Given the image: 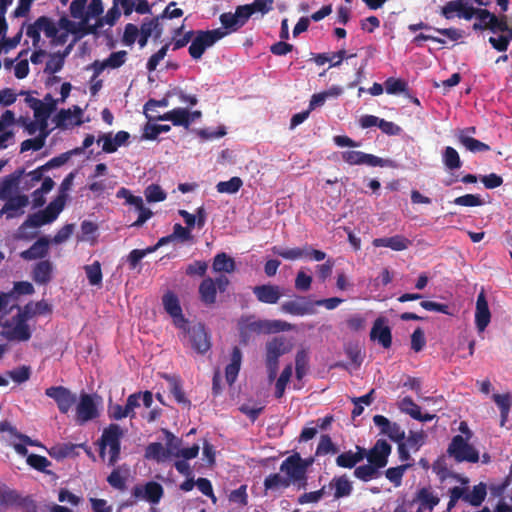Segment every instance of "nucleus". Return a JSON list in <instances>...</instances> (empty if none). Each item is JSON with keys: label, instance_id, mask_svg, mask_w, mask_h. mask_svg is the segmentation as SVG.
<instances>
[{"label": "nucleus", "instance_id": "nucleus-1", "mask_svg": "<svg viewBox=\"0 0 512 512\" xmlns=\"http://www.w3.org/2000/svg\"><path fill=\"white\" fill-rule=\"evenodd\" d=\"M290 324L281 320H253L247 318L240 325V337L246 343L251 335L271 334L287 331Z\"/></svg>", "mask_w": 512, "mask_h": 512}, {"label": "nucleus", "instance_id": "nucleus-2", "mask_svg": "<svg viewBox=\"0 0 512 512\" xmlns=\"http://www.w3.org/2000/svg\"><path fill=\"white\" fill-rule=\"evenodd\" d=\"M64 206L65 197L63 195H58L44 210L28 215L27 219L19 227V232H22L27 228H38L52 223L57 219Z\"/></svg>", "mask_w": 512, "mask_h": 512}, {"label": "nucleus", "instance_id": "nucleus-3", "mask_svg": "<svg viewBox=\"0 0 512 512\" xmlns=\"http://www.w3.org/2000/svg\"><path fill=\"white\" fill-rule=\"evenodd\" d=\"M123 432L119 425L110 424L104 429L101 438L99 440V456L104 459L105 450L109 448V459L108 465L114 466L119 460L121 451V437Z\"/></svg>", "mask_w": 512, "mask_h": 512}, {"label": "nucleus", "instance_id": "nucleus-4", "mask_svg": "<svg viewBox=\"0 0 512 512\" xmlns=\"http://www.w3.org/2000/svg\"><path fill=\"white\" fill-rule=\"evenodd\" d=\"M447 454L457 463H477L479 461L478 450L469 444V440L462 435H455L452 438L447 448Z\"/></svg>", "mask_w": 512, "mask_h": 512}, {"label": "nucleus", "instance_id": "nucleus-5", "mask_svg": "<svg viewBox=\"0 0 512 512\" xmlns=\"http://www.w3.org/2000/svg\"><path fill=\"white\" fill-rule=\"evenodd\" d=\"M228 32L223 31L221 28L214 30H199L196 36L191 41L189 46V54L193 59H200L205 50L213 46L218 40L227 35Z\"/></svg>", "mask_w": 512, "mask_h": 512}, {"label": "nucleus", "instance_id": "nucleus-6", "mask_svg": "<svg viewBox=\"0 0 512 512\" xmlns=\"http://www.w3.org/2000/svg\"><path fill=\"white\" fill-rule=\"evenodd\" d=\"M184 337L188 339L191 348L199 353L205 354L211 348L210 336L207 333L205 326L201 323H197L193 326H189L187 323L186 331H183Z\"/></svg>", "mask_w": 512, "mask_h": 512}, {"label": "nucleus", "instance_id": "nucleus-7", "mask_svg": "<svg viewBox=\"0 0 512 512\" xmlns=\"http://www.w3.org/2000/svg\"><path fill=\"white\" fill-rule=\"evenodd\" d=\"M274 254L286 259V260H296L303 257H307L311 260L322 261L326 258V253L312 248L309 245H305L303 248L295 247V248H281L278 246H274L272 248Z\"/></svg>", "mask_w": 512, "mask_h": 512}, {"label": "nucleus", "instance_id": "nucleus-8", "mask_svg": "<svg viewBox=\"0 0 512 512\" xmlns=\"http://www.w3.org/2000/svg\"><path fill=\"white\" fill-rule=\"evenodd\" d=\"M287 352L282 339L274 338L266 344V368L270 380L275 379L278 372L279 357Z\"/></svg>", "mask_w": 512, "mask_h": 512}, {"label": "nucleus", "instance_id": "nucleus-9", "mask_svg": "<svg viewBox=\"0 0 512 512\" xmlns=\"http://www.w3.org/2000/svg\"><path fill=\"white\" fill-rule=\"evenodd\" d=\"M162 303L165 311L173 318L174 325L182 331H186L188 320L182 313L177 295L172 291H167L162 297Z\"/></svg>", "mask_w": 512, "mask_h": 512}, {"label": "nucleus", "instance_id": "nucleus-10", "mask_svg": "<svg viewBox=\"0 0 512 512\" xmlns=\"http://www.w3.org/2000/svg\"><path fill=\"white\" fill-rule=\"evenodd\" d=\"M45 394L56 402L63 414L68 413L77 400L76 395L64 386H51L45 390Z\"/></svg>", "mask_w": 512, "mask_h": 512}, {"label": "nucleus", "instance_id": "nucleus-11", "mask_svg": "<svg viewBox=\"0 0 512 512\" xmlns=\"http://www.w3.org/2000/svg\"><path fill=\"white\" fill-rule=\"evenodd\" d=\"M163 494V487L155 481H149L145 485H135L132 489V496L135 501L146 500L152 504L159 503Z\"/></svg>", "mask_w": 512, "mask_h": 512}, {"label": "nucleus", "instance_id": "nucleus-12", "mask_svg": "<svg viewBox=\"0 0 512 512\" xmlns=\"http://www.w3.org/2000/svg\"><path fill=\"white\" fill-rule=\"evenodd\" d=\"M103 12V5L101 0H91L88 5L85 17L79 22V27L82 30V36L95 34L99 28L103 26V19H97L94 25L88 23L90 17H97Z\"/></svg>", "mask_w": 512, "mask_h": 512}, {"label": "nucleus", "instance_id": "nucleus-13", "mask_svg": "<svg viewBox=\"0 0 512 512\" xmlns=\"http://www.w3.org/2000/svg\"><path fill=\"white\" fill-rule=\"evenodd\" d=\"M4 200L5 204L0 209V217L4 216L7 220L22 216L25 213V207L29 204V198L24 194L15 195Z\"/></svg>", "mask_w": 512, "mask_h": 512}, {"label": "nucleus", "instance_id": "nucleus-14", "mask_svg": "<svg viewBox=\"0 0 512 512\" xmlns=\"http://www.w3.org/2000/svg\"><path fill=\"white\" fill-rule=\"evenodd\" d=\"M386 322L384 317H378L374 321L370 331V340L377 342L384 349H389L392 346V331Z\"/></svg>", "mask_w": 512, "mask_h": 512}, {"label": "nucleus", "instance_id": "nucleus-15", "mask_svg": "<svg viewBox=\"0 0 512 512\" xmlns=\"http://www.w3.org/2000/svg\"><path fill=\"white\" fill-rule=\"evenodd\" d=\"M391 451L392 447L386 440L378 439L373 447L368 450L367 461L379 469H382L387 465Z\"/></svg>", "mask_w": 512, "mask_h": 512}, {"label": "nucleus", "instance_id": "nucleus-16", "mask_svg": "<svg viewBox=\"0 0 512 512\" xmlns=\"http://www.w3.org/2000/svg\"><path fill=\"white\" fill-rule=\"evenodd\" d=\"M306 467L300 455L295 453L282 462L280 470L288 475L289 480L299 481L305 479Z\"/></svg>", "mask_w": 512, "mask_h": 512}, {"label": "nucleus", "instance_id": "nucleus-17", "mask_svg": "<svg viewBox=\"0 0 512 512\" xmlns=\"http://www.w3.org/2000/svg\"><path fill=\"white\" fill-rule=\"evenodd\" d=\"M98 416L97 407L91 395L83 393L76 407V420L79 424H84Z\"/></svg>", "mask_w": 512, "mask_h": 512}, {"label": "nucleus", "instance_id": "nucleus-18", "mask_svg": "<svg viewBox=\"0 0 512 512\" xmlns=\"http://www.w3.org/2000/svg\"><path fill=\"white\" fill-rule=\"evenodd\" d=\"M491 320V313L489 310L488 302L485 293L482 291L477 296L476 311H475V325L479 332H483L489 325Z\"/></svg>", "mask_w": 512, "mask_h": 512}, {"label": "nucleus", "instance_id": "nucleus-19", "mask_svg": "<svg viewBox=\"0 0 512 512\" xmlns=\"http://www.w3.org/2000/svg\"><path fill=\"white\" fill-rule=\"evenodd\" d=\"M313 307V302L307 301L305 297H298L296 300L284 302L281 310L291 315L304 316L313 314L315 312Z\"/></svg>", "mask_w": 512, "mask_h": 512}, {"label": "nucleus", "instance_id": "nucleus-20", "mask_svg": "<svg viewBox=\"0 0 512 512\" xmlns=\"http://www.w3.org/2000/svg\"><path fill=\"white\" fill-rule=\"evenodd\" d=\"M253 293L259 302L266 304H276L282 296L280 287L272 284L255 286Z\"/></svg>", "mask_w": 512, "mask_h": 512}, {"label": "nucleus", "instance_id": "nucleus-21", "mask_svg": "<svg viewBox=\"0 0 512 512\" xmlns=\"http://www.w3.org/2000/svg\"><path fill=\"white\" fill-rule=\"evenodd\" d=\"M153 119L171 121L174 126L189 128L191 125L190 112L186 108H175L163 115L153 116Z\"/></svg>", "mask_w": 512, "mask_h": 512}, {"label": "nucleus", "instance_id": "nucleus-22", "mask_svg": "<svg viewBox=\"0 0 512 512\" xmlns=\"http://www.w3.org/2000/svg\"><path fill=\"white\" fill-rule=\"evenodd\" d=\"M54 266L50 260H41L32 270V279L39 285H46L52 280Z\"/></svg>", "mask_w": 512, "mask_h": 512}, {"label": "nucleus", "instance_id": "nucleus-23", "mask_svg": "<svg viewBox=\"0 0 512 512\" xmlns=\"http://www.w3.org/2000/svg\"><path fill=\"white\" fill-rule=\"evenodd\" d=\"M217 291L214 279L204 278L198 288L200 301L206 306H213L216 303Z\"/></svg>", "mask_w": 512, "mask_h": 512}, {"label": "nucleus", "instance_id": "nucleus-24", "mask_svg": "<svg viewBox=\"0 0 512 512\" xmlns=\"http://www.w3.org/2000/svg\"><path fill=\"white\" fill-rule=\"evenodd\" d=\"M25 169L20 168L15 170L10 175L6 176L0 183V199H7L12 196L13 191L18 187L21 177L24 175Z\"/></svg>", "mask_w": 512, "mask_h": 512}, {"label": "nucleus", "instance_id": "nucleus-25", "mask_svg": "<svg viewBox=\"0 0 512 512\" xmlns=\"http://www.w3.org/2000/svg\"><path fill=\"white\" fill-rule=\"evenodd\" d=\"M372 244L374 247H386L394 251H403L411 245V241L403 235H395L392 237L375 238Z\"/></svg>", "mask_w": 512, "mask_h": 512}, {"label": "nucleus", "instance_id": "nucleus-26", "mask_svg": "<svg viewBox=\"0 0 512 512\" xmlns=\"http://www.w3.org/2000/svg\"><path fill=\"white\" fill-rule=\"evenodd\" d=\"M414 501L420 504L416 512L432 511L439 504L440 498L433 493L430 487H423L417 491Z\"/></svg>", "mask_w": 512, "mask_h": 512}, {"label": "nucleus", "instance_id": "nucleus-27", "mask_svg": "<svg viewBox=\"0 0 512 512\" xmlns=\"http://www.w3.org/2000/svg\"><path fill=\"white\" fill-rule=\"evenodd\" d=\"M463 501L474 507H479L487 496V486L485 483H479L470 491L468 487H462Z\"/></svg>", "mask_w": 512, "mask_h": 512}, {"label": "nucleus", "instance_id": "nucleus-28", "mask_svg": "<svg viewBox=\"0 0 512 512\" xmlns=\"http://www.w3.org/2000/svg\"><path fill=\"white\" fill-rule=\"evenodd\" d=\"M49 251V241L46 237H40L27 250L21 252V257L25 260L43 259Z\"/></svg>", "mask_w": 512, "mask_h": 512}, {"label": "nucleus", "instance_id": "nucleus-29", "mask_svg": "<svg viewBox=\"0 0 512 512\" xmlns=\"http://www.w3.org/2000/svg\"><path fill=\"white\" fill-rule=\"evenodd\" d=\"M242 361V352L241 350L235 346L232 349L231 353V362L225 368V376L227 382L232 385L239 373L240 366Z\"/></svg>", "mask_w": 512, "mask_h": 512}, {"label": "nucleus", "instance_id": "nucleus-30", "mask_svg": "<svg viewBox=\"0 0 512 512\" xmlns=\"http://www.w3.org/2000/svg\"><path fill=\"white\" fill-rule=\"evenodd\" d=\"M165 379L169 383V391L177 403L190 408L191 401L186 397L179 377L166 375Z\"/></svg>", "mask_w": 512, "mask_h": 512}, {"label": "nucleus", "instance_id": "nucleus-31", "mask_svg": "<svg viewBox=\"0 0 512 512\" xmlns=\"http://www.w3.org/2000/svg\"><path fill=\"white\" fill-rule=\"evenodd\" d=\"M127 204L134 206L139 212L138 219L131 224V227H141L153 215L152 211L144 206L143 199L140 196L132 195Z\"/></svg>", "mask_w": 512, "mask_h": 512}, {"label": "nucleus", "instance_id": "nucleus-32", "mask_svg": "<svg viewBox=\"0 0 512 512\" xmlns=\"http://www.w3.org/2000/svg\"><path fill=\"white\" fill-rule=\"evenodd\" d=\"M14 325L8 331V338L17 341H28L31 338V330L23 319L13 317Z\"/></svg>", "mask_w": 512, "mask_h": 512}, {"label": "nucleus", "instance_id": "nucleus-33", "mask_svg": "<svg viewBox=\"0 0 512 512\" xmlns=\"http://www.w3.org/2000/svg\"><path fill=\"white\" fill-rule=\"evenodd\" d=\"M459 142L470 152H486L490 150V146L480 140H477L469 135L465 134V131H460L458 134Z\"/></svg>", "mask_w": 512, "mask_h": 512}, {"label": "nucleus", "instance_id": "nucleus-34", "mask_svg": "<svg viewBox=\"0 0 512 512\" xmlns=\"http://www.w3.org/2000/svg\"><path fill=\"white\" fill-rule=\"evenodd\" d=\"M212 267L215 272L232 273L234 272L236 266L232 257L228 256L224 252H221L214 257Z\"/></svg>", "mask_w": 512, "mask_h": 512}, {"label": "nucleus", "instance_id": "nucleus-35", "mask_svg": "<svg viewBox=\"0 0 512 512\" xmlns=\"http://www.w3.org/2000/svg\"><path fill=\"white\" fill-rule=\"evenodd\" d=\"M353 474L357 479L363 482H369L370 480L379 478L381 472L378 467L368 462L367 464L356 467Z\"/></svg>", "mask_w": 512, "mask_h": 512}, {"label": "nucleus", "instance_id": "nucleus-36", "mask_svg": "<svg viewBox=\"0 0 512 512\" xmlns=\"http://www.w3.org/2000/svg\"><path fill=\"white\" fill-rule=\"evenodd\" d=\"M442 161L448 170H457L462 167V161L460 159L459 153L455 148L451 146H447L443 150Z\"/></svg>", "mask_w": 512, "mask_h": 512}, {"label": "nucleus", "instance_id": "nucleus-37", "mask_svg": "<svg viewBox=\"0 0 512 512\" xmlns=\"http://www.w3.org/2000/svg\"><path fill=\"white\" fill-rule=\"evenodd\" d=\"M84 270L90 285L100 286L102 284L103 275L99 261H94L92 264L84 266Z\"/></svg>", "mask_w": 512, "mask_h": 512}, {"label": "nucleus", "instance_id": "nucleus-38", "mask_svg": "<svg viewBox=\"0 0 512 512\" xmlns=\"http://www.w3.org/2000/svg\"><path fill=\"white\" fill-rule=\"evenodd\" d=\"M331 485L335 487L334 497L336 499L349 496L352 492V485L345 476L334 478Z\"/></svg>", "mask_w": 512, "mask_h": 512}, {"label": "nucleus", "instance_id": "nucleus-39", "mask_svg": "<svg viewBox=\"0 0 512 512\" xmlns=\"http://www.w3.org/2000/svg\"><path fill=\"white\" fill-rule=\"evenodd\" d=\"M411 466V463H406L396 467H390L385 471V476L391 483L394 484L395 487H399L402 483L404 473Z\"/></svg>", "mask_w": 512, "mask_h": 512}, {"label": "nucleus", "instance_id": "nucleus-40", "mask_svg": "<svg viewBox=\"0 0 512 512\" xmlns=\"http://www.w3.org/2000/svg\"><path fill=\"white\" fill-rule=\"evenodd\" d=\"M243 185V181L240 177L234 176L228 181H221L216 185V189L219 193L235 194Z\"/></svg>", "mask_w": 512, "mask_h": 512}, {"label": "nucleus", "instance_id": "nucleus-41", "mask_svg": "<svg viewBox=\"0 0 512 512\" xmlns=\"http://www.w3.org/2000/svg\"><path fill=\"white\" fill-rule=\"evenodd\" d=\"M292 376V365H287L281 372L275 384V397L280 399L283 397L286 386Z\"/></svg>", "mask_w": 512, "mask_h": 512}, {"label": "nucleus", "instance_id": "nucleus-42", "mask_svg": "<svg viewBox=\"0 0 512 512\" xmlns=\"http://www.w3.org/2000/svg\"><path fill=\"white\" fill-rule=\"evenodd\" d=\"M67 53L68 52H64L62 54L55 53V54L50 55V58L46 63L44 72L48 73V74H55V73L59 72L64 66L65 57H66Z\"/></svg>", "mask_w": 512, "mask_h": 512}, {"label": "nucleus", "instance_id": "nucleus-43", "mask_svg": "<svg viewBox=\"0 0 512 512\" xmlns=\"http://www.w3.org/2000/svg\"><path fill=\"white\" fill-rule=\"evenodd\" d=\"M399 409L408 414L413 419L420 418L421 408L418 406L411 397L406 396L399 402Z\"/></svg>", "mask_w": 512, "mask_h": 512}, {"label": "nucleus", "instance_id": "nucleus-44", "mask_svg": "<svg viewBox=\"0 0 512 512\" xmlns=\"http://www.w3.org/2000/svg\"><path fill=\"white\" fill-rule=\"evenodd\" d=\"M309 365L308 354L305 350L297 352L295 357V372L298 380H301L307 373Z\"/></svg>", "mask_w": 512, "mask_h": 512}, {"label": "nucleus", "instance_id": "nucleus-45", "mask_svg": "<svg viewBox=\"0 0 512 512\" xmlns=\"http://www.w3.org/2000/svg\"><path fill=\"white\" fill-rule=\"evenodd\" d=\"M363 164L368 165V166H372V167H377V166H379V167H390V168H395L396 167V163L392 159H384V158L375 156L373 154H368V153H365V152L363 154L362 165Z\"/></svg>", "mask_w": 512, "mask_h": 512}, {"label": "nucleus", "instance_id": "nucleus-46", "mask_svg": "<svg viewBox=\"0 0 512 512\" xmlns=\"http://www.w3.org/2000/svg\"><path fill=\"white\" fill-rule=\"evenodd\" d=\"M145 457L157 461L167 458V453L163 445L159 442L150 443L145 450Z\"/></svg>", "mask_w": 512, "mask_h": 512}, {"label": "nucleus", "instance_id": "nucleus-47", "mask_svg": "<svg viewBox=\"0 0 512 512\" xmlns=\"http://www.w3.org/2000/svg\"><path fill=\"white\" fill-rule=\"evenodd\" d=\"M48 133H40L39 136L31 139H26L21 143L20 151L25 152L28 150L38 151L43 148Z\"/></svg>", "mask_w": 512, "mask_h": 512}, {"label": "nucleus", "instance_id": "nucleus-48", "mask_svg": "<svg viewBox=\"0 0 512 512\" xmlns=\"http://www.w3.org/2000/svg\"><path fill=\"white\" fill-rule=\"evenodd\" d=\"M166 438V453L169 457L170 455L175 457V453H179L181 451L182 439L177 438L167 429H163Z\"/></svg>", "mask_w": 512, "mask_h": 512}, {"label": "nucleus", "instance_id": "nucleus-49", "mask_svg": "<svg viewBox=\"0 0 512 512\" xmlns=\"http://www.w3.org/2000/svg\"><path fill=\"white\" fill-rule=\"evenodd\" d=\"M290 480L283 478L281 475L274 473L268 475L264 480V487L266 490H276L280 487H288Z\"/></svg>", "mask_w": 512, "mask_h": 512}, {"label": "nucleus", "instance_id": "nucleus-50", "mask_svg": "<svg viewBox=\"0 0 512 512\" xmlns=\"http://www.w3.org/2000/svg\"><path fill=\"white\" fill-rule=\"evenodd\" d=\"M384 86L388 94H398L408 90V84L406 81L393 77L388 78L385 81Z\"/></svg>", "mask_w": 512, "mask_h": 512}, {"label": "nucleus", "instance_id": "nucleus-51", "mask_svg": "<svg viewBox=\"0 0 512 512\" xmlns=\"http://www.w3.org/2000/svg\"><path fill=\"white\" fill-rule=\"evenodd\" d=\"M171 127L166 124H146L143 132V138L155 140L160 133L169 132Z\"/></svg>", "mask_w": 512, "mask_h": 512}, {"label": "nucleus", "instance_id": "nucleus-52", "mask_svg": "<svg viewBox=\"0 0 512 512\" xmlns=\"http://www.w3.org/2000/svg\"><path fill=\"white\" fill-rule=\"evenodd\" d=\"M81 445L74 444H62L56 447H52L49 451L51 457L62 459L69 456H72L75 453V449L80 447Z\"/></svg>", "mask_w": 512, "mask_h": 512}, {"label": "nucleus", "instance_id": "nucleus-53", "mask_svg": "<svg viewBox=\"0 0 512 512\" xmlns=\"http://www.w3.org/2000/svg\"><path fill=\"white\" fill-rule=\"evenodd\" d=\"M37 26L44 32L48 38H54L57 36L58 28L55 23L46 16H41L37 19Z\"/></svg>", "mask_w": 512, "mask_h": 512}, {"label": "nucleus", "instance_id": "nucleus-54", "mask_svg": "<svg viewBox=\"0 0 512 512\" xmlns=\"http://www.w3.org/2000/svg\"><path fill=\"white\" fill-rule=\"evenodd\" d=\"M145 196L148 202H161L167 197V194L157 184H151L145 189Z\"/></svg>", "mask_w": 512, "mask_h": 512}, {"label": "nucleus", "instance_id": "nucleus-55", "mask_svg": "<svg viewBox=\"0 0 512 512\" xmlns=\"http://www.w3.org/2000/svg\"><path fill=\"white\" fill-rule=\"evenodd\" d=\"M462 8H464L463 0L449 1L441 8V15L446 19H452L454 13L457 12L460 14Z\"/></svg>", "mask_w": 512, "mask_h": 512}, {"label": "nucleus", "instance_id": "nucleus-56", "mask_svg": "<svg viewBox=\"0 0 512 512\" xmlns=\"http://www.w3.org/2000/svg\"><path fill=\"white\" fill-rule=\"evenodd\" d=\"M27 463L32 468L40 472H47L46 468L51 464L46 457L37 454H29L27 456Z\"/></svg>", "mask_w": 512, "mask_h": 512}, {"label": "nucleus", "instance_id": "nucleus-57", "mask_svg": "<svg viewBox=\"0 0 512 512\" xmlns=\"http://www.w3.org/2000/svg\"><path fill=\"white\" fill-rule=\"evenodd\" d=\"M169 49V43L162 46L156 53L150 56L146 68L149 72L155 71L160 61L164 59Z\"/></svg>", "mask_w": 512, "mask_h": 512}, {"label": "nucleus", "instance_id": "nucleus-58", "mask_svg": "<svg viewBox=\"0 0 512 512\" xmlns=\"http://www.w3.org/2000/svg\"><path fill=\"white\" fill-rule=\"evenodd\" d=\"M453 203L459 206L475 207L483 205V200L479 195L465 194L455 198Z\"/></svg>", "mask_w": 512, "mask_h": 512}, {"label": "nucleus", "instance_id": "nucleus-59", "mask_svg": "<svg viewBox=\"0 0 512 512\" xmlns=\"http://www.w3.org/2000/svg\"><path fill=\"white\" fill-rule=\"evenodd\" d=\"M488 30L492 33H502L509 26L506 16L497 17L495 14L491 16V21H487Z\"/></svg>", "mask_w": 512, "mask_h": 512}, {"label": "nucleus", "instance_id": "nucleus-60", "mask_svg": "<svg viewBox=\"0 0 512 512\" xmlns=\"http://www.w3.org/2000/svg\"><path fill=\"white\" fill-rule=\"evenodd\" d=\"M127 52L124 50L112 52L107 59H105V63L108 68L116 69L121 67L126 61Z\"/></svg>", "mask_w": 512, "mask_h": 512}, {"label": "nucleus", "instance_id": "nucleus-61", "mask_svg": "<svg viewBox=\"0 0 512 512\" xmlns=\"http://www.w3.org/2000/svg\"><path fill=\"white\" fill-rule=\"evenodd\" d=\"M426 345L424 331L418 327L411 335V349L415 352H420Z\"/></svg>", "mask_w": 512, "mask_h": 512}, {"label": "nucleus", "instance_id": "nucleus-62", "mask_svg": "<svg viewBox=\"0 0 512 512\" xmlns=\"http://www.w3.org/2000/svg\"><path fill=\"white\" fill-rule=\"evenodd\" d=\"M139 33V28L135 24H126L122 38L123 43L127 46L133 45L137 40Z\"/></svg>", "mask_w": 512, "mask_h": 512}, {"label": "nucleus", "instance_id": "nucleus-63", "mask_svg": "<svg viewBox=\"0 0 512 512\" xmlns=\"http://www.w3.org/2000/svg\"><path fill=\"white\" fill-rule=\"evenodd\" d=\"M107 482L110 486L120 491L126 488V477L122 476L119 469H114L107 477Z\"/></svg>", "mask_w": 512, "mask_h": 512}, {"label": "nucleus", "instance_id": "nucleus-64", "mask_svg": "<svg viewBox=\"0 0 512 512\" xmlns=\"http://www.w3.org/2000/svg\"><path fill=\"white\" fill-rule=\"evenodd\" d=\"M425 439L426 434L423 431H410L406 440V445L417 451L425 443Z\"/></svg>", "mask_w": 512, "mask_h": 512}]
</instances>
